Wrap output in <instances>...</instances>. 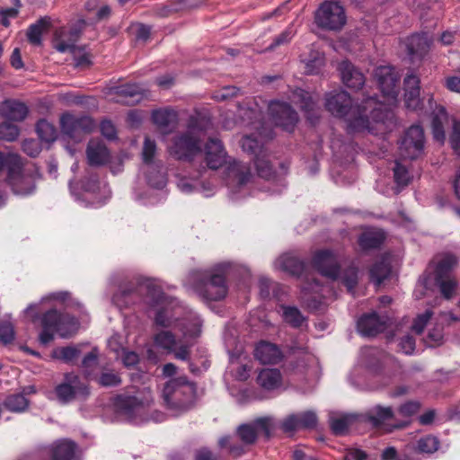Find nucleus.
<instances>
[{"label":"nucleus","mask_w":460,"mask_h":460,"mask_svg":"<svg viewBox=\"0 0 460 460\" xmlns=\"http://www.w3.org/2000/svg\"><path fill=\"white\" fill-rule=\"evenodd\" d=\"M276 428L274 419L264 416L254 419L252 421L238 425L234 430L235 440L231 436L219 438L218 446L233 457H240L248 451V447L256 444L260 433L266 439H270Z\"/></svg>","instance_id":"f257e3e1"},{"label":"nucleus","mask_w":460,"mask_h":460,"mask_svg":"<svg viewBox=\"0 0 460 460\" xmlns=\"http://www.w3.org/2000/svg\"><path fill=\"white\" fill-rule=\"evenodd\" d=\"M325 108L333 116L344 118L351 131L360 132L370 128L371 111L366 99L361 104L352 106L350 95L343 90H335L325 94Z\"/></svg>","instance_id":"f03ea898"},{"label":"nucleus","mask_w":460,"mask_h":460,"mask_svg":"<svg viewBox=\"0 0 460 460\" xmlns=\"http://www.w3.org/2000/svg\"><path fill=\"white\" fill-rule=\"evenodd\" d=\"M375 77L385 101L383 103L373 97H367L366 104L371 111L372 120L377 122L387 118L390 107L396 103L400 76L394 67L381 66L375 70Z\"/></svg>","instance_id":"7ed1b4c3"},{"label":"nucleus","mask_w":460,"mask_h":460,"mask_svg":"<svg viewBox=\"0 0 460 460\" xmlns=\"http://www.w3.org/2000/svg\"><path fill=\"white\" fill-rule=\"evenodd\" d=\"M197 385L186 376H178L165 383L163 398L167 408L176 411H186L195 402Z\"/></svg>","instance_id":"20e7f679"},{"label":"nucleus","mask_w":460,"mask_h":460,"mask_svg":"<svg viewBox=\"0 0 460 460\" xmlns=\"http://www.w3.org/2000/svg\"><path fill=\"white\" fill-rule=\"evenodd\" d=\"M77 324L75 316L49 309L40 316L41 332L39 335V341L41 344L47 345L54 340L55 334L66 337L68 331Z\"/></svg>","instance_id":"39448f33"},{"label":"nucleus","mask_w":460,"mask_h":460,"mask_svg":"<svg viewBox=\"0 0 460 460\" xmlns=\"http://www.w3.org/2000/svg\"><path fill=\"white\" fill-rule=\"evenodd\" d=\"M143 296L145 301L151 305H158L162 304L165 298V294L153 279H145L137 284V287H129L122 288L119 293L115 294L113 300L119 302L122 300L123 304L128 306L130 303H135V298Z\"/></svg>","instance_id":"423d86ee"},{"label":"nucleus","mask_w":460,"mask_h":460,"mask_svg":"<svg viewBox=\"0 0 460 460\" xmlns=\"http://www.w3.org/2000/svg\"><path fill=\"white\" fill-rule=\"evenodd\" d=\"M55 394L60 402L68 403L76 397L86 398L90 394V390L78 375L66 373L64 381L55 387Z\"/></svg>","instance_id":"0eeeda50"},{"label":"nucleus","mask_w":460,"mask_h":460,"mask_svg":"<svg viewBox=\"0 0 460 460\" xmlns=\"http://www.w3.org/2000/svg\"><path fill=\"white\" fill-rule=\"evenodd\" d=\"M315 22L320 27L340 30L346 22L344 9L338 2H324L315 13Z\"/></svg>","instance_id":"6e6552de"},{"label":"nucleus","mask_w":460,"mask_h":460,"mask_svg":"<svg viewBox=\"0 0 460 460\" xmlns=\"http://www.w3.org/2000/svg\"><path fill=\"white\" fill-rule=\"evenodd\" d=\"M200 151L199 138L189 129L173 137L169 146L170 155L177 160L190 161Z\"/></svg>","instance_id":"1a4fd4ad"},{"label":"nucleus","mask_w":460,"mask_h":460,"mask_svg":"<svg viewBox=\"0 0 460 460\" xmlns=\"http://www.w3.org/2000/svg\"><path fill=\"white\" fill-rule=\"evenodd\" d=\"M425 137L423 128L413 125L405 132L400 144V155L404 159H416L423 152Z\"/></svg>","instance_id":"9d476101"},{"label":"nucleus","mask_w":460,"mask_h":460,"mask_svg":"<svg viewBox=\"0 0 460 460\" xmlns=\"http://www.w3.org/2000/svg\"><path fill=\"white\" fill-rule=\"evenodd\" d=\"M94 126V121L89 116L77 117L64 113L60 118L62 132L75 140H79L84 134L91 133Z\"/></svg>","instance_id":"9b49d317"},{"label":"nucleus","mask_w":460,"mask_h":460,"mask_svg":"<svg viewBox=\"0 0 460 460\" xmlns=\"http://www.w3.org/2000/svg\"><path fill=\"white\" fill-rule=\"evenodd\" d=\"M269 111L274 124L288 131L292 130L298 120L296 112L285 102H272Z\"/></svg>","instance_id":"f8f14e48"},{"label":"nucleus","mask_w":460,"mask_h":460,"mask_svg":"<svg viewBox=\"0 0 460 460\" xmlns=\"http://www.w3.org/2000/svg\"><path fill=\"white\" fill-rule=\"evenodd\" d=\"M226 152L220 139L210 137L203 146V162L212 170H217L226 163Z\"/></svg>","instance_id":"ddd939ff"},{"label":"nucleus","mask_w":460,"mask_h":460,"mask_svg":"<svg viewBox=\"0 0 460 460\" xmlns=\"http://www.w3.org/2000/svg\"><path fill=\"white\" fill-rule=\"evenodd\" d=\"M313 264L322 275L335 279L338 276L339 266L334 254L329 250L317 252L313 258Z\"/></svg>","instance_id":"4468645a"},{"label":"nucleus","mask_w":460,"mask_h":460,"mask_svg":"<svg viewBox=\"0 0 460 460\" xmlns=\"http://www.w3.org/2000/svg\"><path fill=\"white\" fill-rule=\"evenodd\" d=\"M21 165L22 162L18 155H6L0 152V173L4 170H7L5 181L7 184H12L17 191H24L23 189L18 188L16 181L17 179H21Z\"/></svg>","instance_id":"2eb2a0df"},{"label":"nucleus","mask_w":460,"mask_h":460,"mask_svg":"<svg viewBox=\"0 0 460 460\" xmlns=\"http://www.w3.org/2000/svg\"><path fill=\"white\" fill-rule=\"evenodd\" d=\"M338 69L343 84L351 89H360L365 84L364 75L349 61L343 60Z\"/></svg>","instance_id":"dca6fc26"},{"label":"nucleus","mask_w":460,"mask_h":460,"mask_svg":"<svg viewBox=\"0 0 460 460\" xmlns=\"http://www.w3.org/2000/svg\"><path fill=\"white\" fill-rule=\"evenodd\" d=\"M385 328V321L376 313L362 316L358 322V330L364 336H376Z\"/></svg>","instance_id":"f3484780"},{"label":"nucleus","mask_w":460,"mask_h":460,"mask_svg":"<svg viewBox=\"0 0 460 460\" xmlns=\"http://www.w3.org/2000/svg\"><path fill=\"white\" fill-rule=\"evenodd\" d=\"M0 114L13 121H22L28 114L27 106L19 101L8 99L0 104Z\"/></svg>","instance_id":"a211bd4d"},{"label":"nucleus","mask_w":460,"mask_h":460,"mask_svg":"<svg viewBox=\"0 0 460 460\" xmlns=\"http://www.w3.org/2000/svg\"><path fill=\"white\" fill-rule=\"evenodd\" d=\"M86 155L91 166H101L110 160V152L101 141H90L86 148Z\"/></svg>","instance_id":"6ab92c4d"},{"label":"nucleus","mask_w":460,"mask_h":460,"mask_svg":"<svg viewBox=\"0 0 460 460\" xmlns=\"http://www.w3.org/2000/svg\"><path fill=\"white\" fill-rule=\"evenodd\" d=\"M226 287L225 277L222 274H215L203 284V297L208 300H219L226 296Z\"/></svg>","instance_id":"aec40b11"},{"label":"nucleus","mask_w":460,"mask_h":460,"mask_svg":"<svg viewBox=\"0 0 460 460\" xmlns=\"http://www.w3.org/2000/svg\"><path fill=\"white\" fill-rule=\"evenodd\" d=\"M275 268L290 275H299L303 272L304 262L293 252H286L275 261Z\"/></svg>","instance_id":"412c9836"},{"label":"nucleus","mask_w":460,"mask_h":460,"mask_svg":"<svg viewBox=\"0 0 460 460\" xmlns=\"http://www.w3.org/2000/svg\"><path fill=\"white\" fill-rule=\"evenodd\" d=\"M431 38L427 33L413 34L406 40L409 55L421 58L428 53L431 44Z\"/></svg>","instance_id":"4be33fe9"},{"label":"nucleus","mask_w":460,"mask_h":460,"mask_svg":"<svg viewBox=\"0 0 460 460\" xmlns=\"http://www.w3.org/2000/svg\"><path fill=\"white\" fill-rule=\"evenodd\" d=\"M113 92L121 98L122 102L129 105L137 103L144 96L143 89L137 84H126L116 86Z\"/></svg>","instance_id":"5701e85b"},{"label":"nucleus","mask_w":460,"mask_h":460,"mask_svg":"<svg viewBox=\"0 0 460 460\" xmlns=\"http://www.w3.org/2000/svg\"><path fill=\"white\" fill-rule=\"evenodd\" d=\"M254 356L261 364H276L281 358L279 348L272 343L265 341L257 345Z\"/></svg>","instance_id":"b1692460"},{"label":"nucleus","mask_w":460,"mask_h":460,"mask_svg":"<svg viewBox=\"0 0 460 460\" xmlns=\"http://www.w3.org/2000/svg\"><path fill=\"white\" fill-rule=\"evenodd\" d=\"M228 177L239 186L245 185L252 179V172L248 164L234 160L229 162Z\"/></svg>","instance_id":"393cba45"},{"label":"nucleus","mask_w":460,"mask_h":460,"mask_svg":"<svg viewBox=\"0 0 460 460\" xmlns=\"http://www.w3.org/2000/svg\"><path fill=\"white\" fill-rule=\"evenodd\" d=\"M76 444L69 439L58 440L50 447L52 460H74Z\"/></svg>","instance_id":"a878e982"},{"label":"nucleus","mask_w":460,"mask_h":460,"mask_svg":"<svg viewBox=\"0 0 460 460\" xmlns=\"http://www.w3.org/2000/svg\"><path fill=\"white\" fill-rule=\"evenodd\" d=\"M51 27V20L49 16L40 17L35 23L31 24L26 32L29 42L35 46L42 43L43 32Z\"/></svg>","instance_id":"bb28decb"},{"label":"nucleus","mask_w":460,"mask_h":460,"mask_svg":"<svg viewBox=\"0 0 460 460\" xmlns=\"http://www.w3.org/2000/svg\"><path fill=\"white\" fill-rule=\"evenodd\" d=\"M448 125V115L444 107H438L434 112L432 119V133L434 138L444 143L446 139L445 128Z\"/></svg>","instance_id":"cd10ccee"},{"label":"nucleus","mask_w":460,"mask_h":460,"mask_svg":"<svg viewBox=\"0 0 460 460\" xmlns=\"http://www.w3.org/2000/svg\"><path fill=\"white\" fill-rule=\"evenodd\" d=\"M301 60L305 64L306 74H317L325 64L324 55L316 49H311L307 54L301 56Z\"/></svg>","instance_id":"c85d7f7f"},{"label":"nucleus","mask_w":460,"mask_h":460,"mask_svg":"<svg viewBox=\"0 0 460 460\" xmlns=\"http://www.w3.org/2000/svg\"><path fill=\"white\" fill-rule=\"evenodd\" d=\"M258 134L261 137V140H258L252 136H244L241 140V147L243 151L253 155L254 158H257V155H259L260 149L266 150L262 139L272 137L270 133H265L264 131H260Z\"/></svg>","instance_id":"c756f323"},{"label":"nucleus","mask_w":460,"mask_h":460,"mask_svg":"<svg viewBox=\"0 0 460 460\" xmlns=\"http://www.w3.org/2000/svg\"><path fill=\"white\" fill-rule=\"evenodd\" d=\"M385 236L382 230H368L362 233L358 238V244L362 250L378 248Z\"/></svg>","instance_id":"7c9ffc66"},{"label":"nucleus","mask_w":460,"mask_h":460,"mask_svg":"<svg viewBox=\"0 0 460 460\" xmlns=\"http://www.w3.org/2000/svg\"><path fill=\"white\" fill-rule=\"evenodd\" d=\"M280 382L281 375L277 369H262L257 377V383L266 390H273L279 387Z\"/></svg>","instance_id":"2f4dec72"},{"label":"nucleus","mask_w":460,"mask_h":460,"mask_svg":"<svg viewBox=\"0 0 460 460\" xmlns=\"http://www.w3.org/2000/svg\"><path fill=\"white\" fill-rule=\"evenodd\" d=\"M293 102L299 105L302 110H304L307 114H310V112L314 111L315 110V101L313 99V96L302 90V89H296L293 93ZM317 117L313 118L308 115V119L311 120L312 123H314Z\"/></svg>","instance_id":"473e14b6"},{"label":"nucleus","mask_w":460,"mask_h":460,"mask_svg":"<svg viewBox=\"0 0 460 460\" xmlns=\"http://www.w3.org/2000/svg\"><path fill=\"white\" fill-rule=\"evenodd\" d=\"M30 404V401L22 394H13L5 397L3 406L11 412L21 413L25 411Z\"/></svg>","instance_id":"72a5a7b5"},{"label":"nucleus","mask_w":460,"mask_h":460,"mask_svg":"<svg viewBox=\"0 0 460 460\" xmlns=\"http://www.w3.org/2000/svg\"><path fill=\"white\" fill-rule=\"evenodd\" d=\"M367 355L373 358L367 363V367L377 371L381 367H386L394 363V358L386 352L377 350L376 349H367Z\"/></svg>","instance_id":"f704fd0d"},{"label":"nucleus","mask_w":460,"mask_h":460,"mask_svg":"<svg viewBox=\"0 0 460 460\" xmlns=\"http://www.w3.org/2000/svg\"><path fill=\"white\" fill-rule=\"evenodd\" d=\"M114 405L120 412L131 414L142 406V401L134 395L119 394L115 398Z\"/></svg>","instance_id":"c9c22d12"},{"label":"nucleus","mask_w":460,"mask_h":460,"mask_svg":"<svg viewBox=\"0 0 460 460\" xmlns=\"http://www.w3.org/2000/svg\"><path fill=\"white\" fill-rule=\"evenodd\" d=\"M153 122L160 128H168L177 122V113L169 109L156 110L152 113Z\"/></svg>","instance_id":"e433bc0d"},{"label":"nucleus","mask_w":460,"mask_h":460,"mask_svg":"<svg viewBox=\"0 0 460 460\" xmlns=\"http://www.w3.org/2000/svg\"><path fill=\"white\" fill-rule=\"evenodd\" d=\"M253 163L260 177L270 179L274 174L267 150L260 149V153L257 155V158H254Z\"/></svg>","instance_id":"4c0bfd02"},{"label":"nucleus","mask_w":460,"mask_h":460,"mask_svg":"<svg viewBox=\"0 0 460 460\" xmlns=\"http://www.w3.org/2000/svg\"><path fill=\"white\" fill-rule=\"evenodd\" d=\"M435 282L444 298L449 300L455 296L457 281L454 277L435 276Z\"/></svg>","instance_id":"58836bf2"},{"label":"nucleus","mask_w":460,"mask_h":460,"mask_svg":"<svg viewBox=\"0 0 460 460\" xmlns=\"http://www.w3.org/2000/svg\"><path fill=\"white\" fill-rule=\"evenodd\" d=\"M393 417L394 412L391 407L376 406L368 412V420L376 428L380 427Z\"/></svg>","instance_id":"ea45409f"},{"label":"nucleus","mask_w":460,"mask_h":460,"mask_svg":"<svg viewBox=\"0 0 460 460\" xmlns=\"http://www.w3.org/2000/svg\"><path fill=\"white\" fill-rule=\"evenodd\" d=\"M457 258L452 253H444L438 261L435 276H451L450 272L457 266Z\"/></svg>","instance_id":"a19ab883"},{"label":"nucleus","mask_w":460,"mask_h":460,"mask_svg":"<svg viewBox=\"0 0 460 460\" xmlns=\"http://www.w3.org/2000/svg\"><path fill=\"white\" fill-rule=\"evenodd\" d=\"M38 137L47 143H52L57 139L58 133L54 125L46 119H40L36 124Z\"/></svg>","instance_id":"79ce46f5"},{"label":"nucleus","mask_w":460,"mask_h":460,"mask_svg":"<svg viewBox=\"0 0 460 460\" xmlns=\"http://www.w3.org/2000/svg\"><path fill=\"white\" fill-rule=\"evenodd\" d=\"M155 344L165 350L167 353L174 351V347L177 345L175 336L169 331H161L154 337Z\"/></svg>","instance_id":"37998d69"},{"label":"nucleus","mask_w":460,"mask_h":460,"mask_svg":"<svg viewBox=\"0 0 460 460\" xmlns=\"http://www.w3.org/2000/svg\"><path fill=\"white\" fill-rule=\"evenodd\" d=\"M390 264L386 260H382L372 267L370 270V277L376 286H380L381 283L390 275Z\"/></svg>","instance_id":"c03bdc74"},{"label":"nucleus","mask_w":460,"mask_h":460,"mask_svg":"<svg viewBox=\"0 0 460 460\" xmlns=\"http://www.w3.org/2000/svg\"><path fill=\"white\" fill-rule=\"evenodd\" d=\"M356 420V416L347 414L331 419V428L334 434L342 435L348 428Z\"/></svg>","instance_id":"a18cd8bd"},{"label":"nucleus","mask_w":460,"mask_h":460,"mask_svg":"<svg viewBox=\"0 0 460 460\" xmlns=\"http://www.w3.org/2000/svg\"><path fill=\"white\" fill-rule=\"evenodd\" d=\"M81 350L75 346H66L56 349L53 352V357L64 361L65 363H72L79 357Z\"/></svg>","instance_id":"49530a36"},{"label":"nucleus","mask_w":460,"mask_h":460,"mask_svg":"<svg viewBox=\"0 0 460 460\" xmlns=\"http://www.w3.org/2000/svg\"><path fill=\"white\" fill-rule=\"evenodd\" d=\"M192 0H179L177 2L172 3L169 5L164 6L161 10V15L168 16L173 13H178L181 11L190 10L193 7L198 6V4H193Z\"/></svg>","instance_id":"de8ad7c7"},{"label":"nucleus","mask_w":460,"mask_h":460,"mask_svg":"<svg viewBox=\"0 0 460 460\" xmlns=\"http://www.w3.org/2000/svg\"><path fill=\"white\" fill-rule=\"evenodd\" d=\"M439 442L433 436H425L417 441L416 449L420 453L431 454L438 450Z\"/></svg>","instance_id":"09e8293b"},{"label":"nucleus","mask_w":460,"mask_h":460,"mask_svg":"<svg viewBox=\"0 0 460 460\" xmlns=\"http://www.w3.org/2000/svg\"><path fill=\"white\" fill-rule=\"evenodd\" d=\"M15 339L13 324L9 320L0 321V342L4 345L13 343Z\"/></svg>","instance_id":"8fccbe9b"},{"label":"nucleus","mask_w":460,"mask_h":460,"mask_svg":"<svg viewBox=\"0 0 460 460\" xmlns=\"http://www.w3.org/2000/svg\"><path fill=\"white\" fill-rule=\"evenodd\" d=\"M71 39L68 41L63 40H57L55 49L60 52H71L75 53L76 49L75 41L79 38V32L76 30L70 31Z\"/></svg>","instance_id":"3c124183"},{"label":"nucleus","mask_w":460,"mask_h":460,"mask_svg":"<svg viewBox=\"0 0 460 460\" xmlns=\"http://www.w3.org/2000/svg\"><path fill=\"white\" fill-rule=\"evenodd\" d=\"M20 133L18 126L10 122L4 121L0 124V138L6 141L15 140Z\"/></svg>","instance_id":"603ef678"},{"label":"nucleus","mask_w":460,"mask_h":460,"mask_svg":"<svg viewBox=\"0 0 460 460\" xmlns=\"http://www.w3.org/2000/svg\"><path fill=\"white\" fill-rule=\"evenodd\" d=\"M17 185H18V188L20 189H23L24 191H17L14 190L13 186L12 184H8L12 190L15 193V194H19V195H29V194H31L35 189V184L33 182V181L29 178V177H26L23 172H22V164L21 165V179H17Z\"/></svg>","instance_id":"864d4df0"},{"label":"nucleus","mask_w":460,"mask_h":460,"mask_svg":"<svg viewBox=\"0 0 460 460\" xmlns=\"http://www.w3.org/2000/svg\"><path fill=\"white\" fill-rule=\"evenodd\" d=\"M178 319L172 317L166 307H162L157 310L155 317V323L161 327L174 326Z\"/></svg>","instance_id":"5fc2aeb1"},{"label":"nucleus","mask_w":460,"mask_h":460,"mask_svg":"<svg viewBox=\"0 0 460 460\" xmlns=\"http://www.w3.org/2000/svg\"><path fill=\"white\" fill-rule=\"evenodd\" d=\"M97 382L103 387H114L121 384V377L119 373L107 371L100 375Z\"/></svg>","instance_id":"6e6d98bb"},{"label":"nucleus","mask_w":460,"mask_h":460,"mask_svg":"<svg viewBox=\"0 0 460 460\" xmlns=\"http://www.w3.org/2000/svg\"><path fill=\"white\" fill-rule=\"evenodd\" d=\"M284 320L295 326L299 327L302 325L305 321L304 316L301 314L300 311L296 307H284L283 311Z\"/></svg>","instance_id":"4d7b16f0"},{"label":"nucleus","mask_w":460,"mask_h":460,"mask_svg":"<svg viewBox=\"0 0 460 460\" xmlns=\"http://www.w3.org/2000/svg\"><path fill=\"white\" fill-rule=\"evenodd\" d=\"M301 429H313L317 424V416L314 411H306L296 414Z\"/></svg>","instance_id":"13d9d810"},{"label":"nucleus","mask_w":460,"mask_h":460,"mask_svg":"<svg viewBox=\"0 0 460 460\" xmlns=\"http://www.w3.org/2000/svg\"><path fill=\"white\" fill-rule=\"evenodd\" d=\"M280 429H282L283 432L288 434H293L294 432L302 429L296 414H290L287 416L281 421Z\"/></svg>","instance_id":"bf43d9fd"},{"label":"nucleus","mask_w":460,"mask_h":460,"mask_svg":"<svg viewBox=\"0 0 460 460\" xmlns=\"http://www.w3.org/2000/svg\"><path fill=\"white\" fill-rule=\"evenodd\" d=\"M341 281L347 288L349 292H352L353 288L356 287L358 283V270L354 267H350L346 270L342 276Z\"/></svg>","instance_id":"052dcab7"},{"label":"nucleus","mask_w":460,"mask_h":460,"mask_svg":"<svg viewBox=\"0 0 460 460\" xmlns=\"http://www.w3.org/2000/svg\"><path fill=\"white\" fill-rule=\"evenodd\" d=\"M156 151V144L154 140L149 137H146L143 146L142 158L143 162L146 164H150L153 162L154 156Z\"/></svg>","instance_id":"680f3d73"},{"label":"nucleus","mask_w":460,"mask_h":460,"mask_svg":"<svg viewBox=\"0 0 460 460\" xmlns=\"http://www.w3.org/2000/svg\"><path fill=\"white\" fill-rule=\"evenodd\" d=\"M432 314L433 313L431 310H426L423 314L417 315L411 326L412 331L417 334H420L428 322L430 320Z\"/></svg>","instance_id":"e2e57ef3"},{"label":"nucleus","mask_w":460,"mask_h":460,"mask_svg":"<svg viewBox=\"0 0 460 460\" xmlns=\"http://www.w3.org/2000/svg\"><path fill=\"white\" fill-rule=\"evenodd\" d=\"M394 174L395 182L398 185L403 187L409 184L411 177L405 166L402 165L399 163H396L394 168Z\"/></svg>","instance_id":"0e129e2a"},{"label":"nucleus","mask_w":460,"mask_h":460,"mask_svg":"<svg viewBox=\"0 0 460 460\" xmlns=\"http://www.w3.org/2000/svg\"><path fill=\"white\" fill-rule=\"evenodd\" d=\"M405 105L411 110H416L420 106V88L405 89Z\"/></svg>","instance_id":"69168bd1"},{"label":"nucleus","mask_w":460,"mask_h":460,"mask_svg":"<svg viewBox=\"0 0 460 460\" xmlns=\"http://www.w3.org/2000/svg\"><path fill=\"white\" fill-rule=\"evenodd\" d=\"M443 332L441 327H435L429 332L428 336L424 340L425 343L429 347L438 346L443 341Z\"/></svg>","instance_id":"338daca9"},{"label":"nucleus","mask_w":460,"mask_h":460,"mask_svg":"<svg viewBox=\"0 0 460 460\" xmlns=\"http://www.w3.org/2000/svg\"><path fill=\"white\" fill-rule=\"evenodd\" d=\"M449 141L455 152L460 155V121H454L453 131Z\"/></svg>","instance_id":"774afa93"}]
</instances>
